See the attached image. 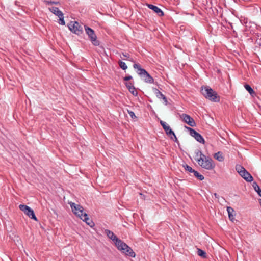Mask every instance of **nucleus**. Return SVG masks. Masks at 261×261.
<instances>
[{"label": "nucleus", "instance_id": "1", "mask_svg": "<svg viewBox=\"0 0 261 261\" xmlns=\"http://www.w3.org/2000/svg\"><path fill=\"white\" fill-rule=\"evenodd\" d=\"M201 93L207 99L214 102H218L220 100V97L217 92L208 86H202Z\"/></svg>", "mask_w": 261, "mask_h": 261}, {"label": "nucleus", "instance_id": "2", "mask_svg": "<svg viewBox=\"0 0 261 261\" xmlns=\"http://www.w3.org/2000/svg\"><path fill=\"white\" fill-rule=\"evenodd\" d=\"M199 152L200 154V158L197 161L198 164L202 168L207 170L213 169L215 167V165L213 163V160L211 158L202 154L201 151L197 152V155H198Z\"/></svg>", "mask_w": 261, "mask_h": 261}, {"label": "nucleus", "instance_id": "3", "mask_svg": "<svg viewBox=\"0 0 261 261\" xmlns=\"http://www.w3.org/2000/svg\"><path fill=\"white\" fill-rule=\"evenodd\" d=\"M133 67L136 70L137 73L145 80V82H153V77L142 68L139 64L135 63Z\"/></svg>", "mask_w": 261, "mask_h": 261}, {"label": "nucleus", "instance_id": "4", "mask_svg": "<svg viewBox=\"0 0 261 261\" xmlns=\"http://www.w3.org/2000/svg\"><path fill=\"white\" fill-rule=\"evenodd\" d=\"M116 247L119 250L121 251L126 255L132 257H135L136 254L133 249L123 241H118Z\"/></svg>", "mask_w": 261, "mask_h": 261}, {"label": "nucleus", "instance_id": "5", "mask_svg": "<svg viewBox=\"0 0 261 261\" xmlns=\"http://www.w3.org/2000/svg\"><path fill=\"white\" fill-rule=\"evenodd\" d=\"M236 171L239 175L247 182H251L253 180L252 175L240 165H237L235 167Z\"/></svg>", "mask_w": 261, "mask_h": 261}, {"label": "nucleus", "instance_id": "6", "mask_svg": "<svg viewBox=\"0 0 261 261\" xmlns=\"http://www.w3.org/2000/svg\"><path fill=\"white\" fill-rule=\"evenodd\" d=\"M84 27L86 33L88 36V37L92 44L94 46H98L100 44L99 41L97 39V36L94 31L92 29L86 25H85Z\"/></svg>", "mask_w": 261, "mask_h": 261}, {"label": "nucleus", "instance_id": "7", "mask_svg": "<svg viewBox=\"0 0 261 261\" xmlns=\"http://www.w3.org/2000/svg\"><path fill=\"white\" fill-rule=\"evenodd\" d=\"M69 29L73 33L80 35L83 32V29L81 25L77 21H71L68 23Z\"/></svg>", "mask_w": 261, "mask_h": 261}, {"label": "nucleus", "instance_id": "8", "mask_svg": "<svg viewBox=\"0 0 261 261\" xmlns=\"http://www.w3.org/2000/svg\"><path fill=\"white\" fill-rule=\"evenodd\" d=\"M70 206L72 209V212L79 217H82L85 213H84V208L82 206L76 204L74 202H70Z\"/></svg>", "mask_w": 261, "mask_h": 261}, {"label": "nucleus", "instance_id": "9", "mask_svg": "<svg viewBox=\"0 0 261 261\" xmlns=\"http://www.w3.org/2000/svg\"><path fill=\"white\" fill-rule=\"evenodd\" d=\"M180 117L184 122L186 123L191 126L193 127L196 124L194 119L191 117L189 115L183 113L180 115Z\"/></svg>", "mask_w": 261, "mask_h": 261}, {"label": "nucleus", "instance_id": "10", "mask_svg": "<svg viewBox=\"0 0 261 261\" xmlns=\"http://www.w3.org/2000/svg\"><path fill=\"white\" fill-rule=\"evenodd\" d=\"M105 234L107 236L112 240L113 241L115 242V245L117 246V243L118 241H121L122 240L118 238L117 236L111 230L108 229L105 230Z\"/></svg>", "mask_w": 261, "mask_h": 261}, {"label": "nucleus", "instance_id": "11", "mask_svg": "<svg viewBox=\"0 0 261 261\" xmlns=\"http://www.w3.org/2000/svg\"><path fill=\"white\" fill-rule=\"evenodd\" d=\"M160 124L162 125V126L163 127V128H164L166 133L168 135H174V132L172 130V129L170 128V127L167 124V123L165 122H164L162 120H161Z\"/></svg>", "mask_w": 261, "mask_h": 261}, {"label": "nucleus", "instance_id": "12", "mask_svg": "<svg viewBox=\"0 0 261 261\" xmlns=\"http://www.w3.org/2000/svg\"><path fill=\"white\" fill-rule=\"evenodd\" d=\"M154 92L156 96L158 98L162 99L163 100V103L165 105H168V100H167V99L166 97L163 94H162V93L159 90H158L156 88H155L154 89Z\"/></svg>", "mask_w": 261, "mask_h": 261}, {"label": "nucleus", "instance_id": "13", "mask_svg": "<svg viewBox=\"0 0 261 261\" xmlns=\"http://www.w3.org/2000/svg\"><path fill=\"white\" fill-rule=\"evenodd\" d=\"M80 219L85 222L90 227H93L94 226V223L88 217L86 213H84V215L80 217Z\"/></svg>", "mask_w": 261, "mask_h": 261}, {"label": "nucleus", "instance_id": "14", "mask_svg": "<svg viewBox=\"0 0 261 261\" xmlns=\"http://www.w3.org/2000/svg\"><path fill=\"white\" fill-rule=\"evenodd\" d=\"M148 7L151 10H153L159 16H162L164 14L163 11L160 8L155 5L152 4H148Z\"/></svg>", "mask_w": 261, "mask_h": 261}, {"label": "nucleus", "instance_id": "15", "mask_svg": "<svg viewBox=\"0 0 261 261\" xmlns=\"http://www.w3.org/2000/svg\"><path fill=\"white\" fill-rule=\"evenodd\" d=\"M126 87L129 91L134 96H136L138 95V92L134 87L133 83H125Z\"/></svg>", "mask_w": 261, "mask_h": 261}, {"label": "nucleus", "instance_id": "16", "mask_svg": "<svg viewBox=\"0 0 261 261\" xmlns=\"http://www.w3.org/2000/svg\"><path fill=\"white\" fill-rule=\"evenodd\" d=\"M49 10L52 12L53 14L58 16H62L63 15V13L61 11H60L58 8L56 7H51L49 8Z\"/></svg>", "mask_w": 261, "mask_h": 261}, {"label": "nucleus", "instance_id": "17", "mask_svg": "<svg viewBox=\"0 0 261 261\" xmlns=\"http://www.w3.org/2000/svg\"><path fill=\"white\" fill-rule=\"evenodd\" d=\"M24 214H26L31 219H33L36 221H37V218L35 215L34 211L30 207L26 211Z\"/></svg>", "mask_w": 261, "mask_h": 261}, {"label": "nucleus", "instance_id": "18", "mask_svg": "<svg viewBox=\"0 0 261 261\" xmlns=\"http://www.w3.org/2000/svg\"><path fill=\"white\" fill-rule=\"evenodd\" d=\"M244 88L249 93L252 97H253L256 95L255 92L250 85L248 84H245Z\"/></svg>", "mask_w": 261, "mask_h": 261}, {"label": "nucleus", "instance_id": "19", "mask_svg": "<svg viewBox=\"0 0 261 261\" xmlns=\"http://www.w3.org/2000/svg\"><path fill=\"white\" fill-rule=\"evenodd\" d=\"M214 157L216 160H218L219 162H223L224 160L223 153L220 151H219L215 153Z\"/></svg>", "mask_w": 261, "mask_h": 261}, {"label": "nucleus", "instance_id": "20", "mask_svg": "<svg viewBox=\"0 0 261 261\" xmlns=\"http://www.w3.org/2000/svg\"><path fill=\"white\" fill-rule=\"evenodd\" d=\"M227 211L228 213V215L229 219L231 221H233L234 219V215H233V213L234 212L233 208L231 207L228 206L227 207Z\"/></svg>", "mask_w": 261, "mask_h": 261}, {"label": "nucleus", "instance_id": "21", "mask_svg": "<svg viewBox=\"0 0 261 261\" xmlns=\"http://www.w3.org/2000/svg\"><path fill=\"white\" fill-rule=\"evenodd\" d=\"M197 254L202 258H206L207 257L206 252L199 248H197Z\"/></svg>", "mask_w": 261, "mask_h": 261}, {"label": "nucleus", "instance_id": "22", "mask_svg": "<svg viewBox=\"0 0 261 261\" xmlns=\"http://www.w3.org/2000/svg\"><path fill=\"white\" fill-rule=\"evenodd\" d=\"M183 167L184 168L185 170L188 171L189 172L193 173L194 176H196V170L193 169L191 167L187 164H185L183 165Z\"/></svg>", "mask_w": 261, "mask_h": 261}, {"label": "nucleus", "instance_id": "23", "mask_svg": "<svg viewBox=\"0 0 261 261\" xmlns=\"http://www.w3.org/2000/svg\"><path fill=\"white\" fill-rule=\"evenodd\" d=\"M185 128L187 130L191 136L196 139V130L187 126H185Z\"/></svg>", "mask_w": 261, "mask_h": 261}, {"label": "nucleus", "instance_id": "24", "mask_svg": "<svg viewBox=\"0 0 261 261\" xmlns=\"http://www.w3.org/2000/svg\"><path fill=\"white\" fill-rule=\"evenodd\" d=\"M197 142L205 144V140L203 137L198 133H197Z\"/></svg>", "mask_w": 261, "mask_h": 261}, {"label": "nucleus", "instance_id": "25", "mask_svg": "<svg viewBox=\"0 0 261 261\" xmlns=\"http://www.w3.org/2000/svg\"><path fill=\"white\" fill-rule=\"evenodd\" d=\"M253 187L254 188V190L257 193L258 195L261 197V189L260 187L258 186L256 182H254L253 185Z\"/></svg>", "mask_w": 261, "mask_h": 261}, {"label": "nucleus", "instance_id": "26", "mask_svg": "<svg viewBox=\"0 0 261 261\" xmlns=\"http://www.w3.org/2000/svg\"><path fill=\"white\" fill-rule=\"evenodd\" d=\"M19 207L21 211L25 213L26 211L30 208V207L24 204H20L19 206Z\"/></svg>", "mask_w": 261, "mask_h": 261}, {"label": "nucleus", "instance_id": "27", "mask_svg": "<svg viewBox=\"0 0 261 261\" xmlns=\"http://www.w3.org/2000/svg\"><path fill=\"white\" fill-rule=\"evenodd\" d=\"M119 65L121 68L123 70H126L127 68V66L125 62L120 61L119 62Z\"/></svg>", "mask_w": 261, "mask_h": 261}, {"label": "nucleus", "instance_id": "28", "mask_svg": "<svg viewBox=\"0 0 261 261\" xmlns=\"http://www.w3.org/2000/svg\"><path fill=\"white\" fill-rule=\"evenodd\" d=\"M127 112L132 119H134L137 118L134 112L130 111V110H127Z\"/></svg>", "mask_w": 261, "mask_h": 261}, {"label": "nucleus", "instance_id": "29", "mask_svg": "<svg viewBox=\"0 0 261 261\" xmlns=\"http://www.w3.org/2000/svg\"><path fill=\"white\" fill-rule=\"evenodd\" d=\"M58 17H59V24H60L61 25H65V22L64 20L63 15H62V16H58Z\"/></svg>", "mask_w": 261, "mask_h": 261}, {"label": "nucleus", "instance_id": "30", "mask_svg": "<svg viewBox=\"0 0 261 261\" xmlns=\"http://www.w3.org/2000/svg\"><path fill=\"white\" fill-rule=\"evenodd\" d=\"M44 2L47 5H49V4L57 5V4H59V2H55V1H45Z\"/></svg>", "mask_w": 261, "mask_h": 261}, {"label": "nucleus", "instance_id": "31", "mask_svg": "<svg viewBox=\"0 0 261 261\" xmlns=\"http://www.w3.org/2000/svg\"><path fill=\"white\" fill-rule=\"evenodd\" d=\"M197 178H198L200 180H202L204 179V178L202 175L199 174L197 172Z\"/></svg>", "mask_w": 261, "mask_h": 261}, {"label": "nucleus", "instance_id": "32", "mask_svg": "<svg viewBox=\"0 0 261 261\" xmlns=\"http://www.w3.org/2000/svg\"><path fill=\"white\" fill-rule=\"evenodd\" d=\"M122 55H123V57L126 58L127 59H129L130 58L129 54L127 53H122Z\"/></svg>", "mask_w": 261, "mask_h": 261}, {"label": "nucleus", "instance_id": "33", "mask_svg": "<svg viewBox=\"0 0 261 261\" xmlns=\"http://www.w3.org/2000/svg\"><path fill=\"white\" fill-rule=\"evenodd\" d=\"M132 76H125L124 78V80L125 81H128V80H130V79H132Z\"/></svg>", "mask_w": 261, "mask_h": 261}, {"label": "nucleus", "instance_id": "34", "mask_svg": "<svg viewBox=\"0 0 261 261\" xmlns=\"http://www.w3.org/2000/svg\"><path fill=\"white\" fill-rule=\"evenodd\" d=\"M173 137H174V141L175 142H177V141H178V140H177V137H176V136L175 134H174V135H173Z\"/></svg>", "mask_w": 261, "mask_h": 261}, {"label": "nucleus", "instance_id": "35", "mask_svg": "<svg viewBox=\"0 0 261 261\" xmlns=\"http://www.w3.org/2000/svg\"><path fill=\"white\" fill-rule=\"evenodd\" d=\"M214 196L216 198L218 199L219 197V196L217 193H214Z\"/></svg>", "mask_w": 261, "mask_h": 261}]
</instances>
